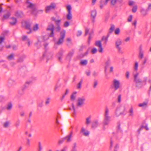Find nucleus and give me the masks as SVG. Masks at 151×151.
<instances>
[{
  "instance_id": "f257e3e1",
  "label": "nucleus",
  "mask_w": 151,
  "mask_h": 151,
  "mask_svg": "<svg viewBox=\"0 0 151 151\" xmlns=\"http://www.w3.org/2000/svg\"><path fill=\"white\" fill-rule=\"evenodd\" d=\"M111 117L109 115V110L107 107L105 108L102 122L103 128L105 129V126L108 125L111 121Z\"/></svg>"
},
{
  "instance_id": "f03ea898",
  "label": "nucleus",
  "mask_w": 151,
  "mask_h": 151,
  "mask_svg": "<svg viewBox=\"0 0 151 151\" xmlns=\"http://www.w3.org/2000/svg\"><path fill=\"white\" fill-rule=\"evenodd\" d=\"M65 35V31L63 30L60 33V36L58 41L55 42V44L60 45L63 44Z\"/></svg>"
},
{
  "instance_id": "7ed1b4c3",
  "label": "nucleus",
  "mask_w": 151,
  "mask_h": 151,
  "mask_svg": "<svg viewBox=\"0 0 151 151\" xmlns=\"http://www.w3.org/2000/svg\"><path fill=\"white\" fill-rule=\"evenodd\" d=\"M139 75L138 73H137L136 74H134V81L135 82L136 87H141L142 86V81L139 78H138Z\"/></svg>"
},
{
  "instance_id": "20e7f679",
  "label": "nucleus",
  "mask_w": 151,
  "mask_h": 151,
  "mask_svg": "<svg viewBox=\"0 0 151 151\" xmlns=\"http://www.w3.org/2000/svg\"><path fill=\"white\" fill-rule=\"evenodd\" d=\"M54 26L52 24L48 25L47 28V30L49 35V37H53L54 36Z\"/></svg>"
},
{
  "instance_id": "39448f33",
  "label": "nucleus",
  "mask_w": 151,
  "mask_h": 151,
  "mask_svg": "<svg viewBox=\"0 0 151 151\" xmlns=\"http://www.w3.org/2000/svg\"><path fill=\"white\" fill-rule=\"evenodd\" d=\"M127 113V111L124 107H121L120 108H117L116 111V115L117 116L120 114L124 115Z\"/></svg>"
},
{
  "instance_id": "423d86ee",
  "label": "nucleus",
  "mask_w": 151,
  "mask_h": 151,
  "mask_svg": "<svg viewBox=\"0 0 151 151\" xmlns=\"http://www.w3.org/2000/svg\"><path fill=\"white\" fill-rule=\"evenodd\" d=\"M26 4L27 7L31 10V13L34 14L36 9L35 5L30 2L29 0H27V1Z\"/></svg>"
},
{
  "instance_id": "0eeeda50",
  "label": "nucleus",
  "mask_w": 151,
  "mask_h": 151,
  "mask_svg": "<svg viewBox=\"0 0 151 151\" xmlns=\"http://www.w3.org/2000/svg\"><path fill=\"white\" fill-rule=\"evenodd\" d=\"M122 44V41L120 39L118 38L115 41V47L117 49L118 52L120 53H123L122 51L121 50V47L120 46Z\"/></svg>"
},
{
  "instance_id": "6e6552de",
  "label": "nucleus",
  "mask_w": 151,
  "mask_h": 151,
  "mask_svg": "<svg viewBox=\"0 0 151 151\" xmlns=\"http://www.w3.org/2000/svg\"><path fill=\"white\" fill-rule=\"evenodd\" d=\"M24 26L25 29L27 30V34H29L32 32V29L31 26L32 23L29 21H26L24 22Z\"/></svg>"
},
{
  "instance_id": "1a4fd4ad",
  "label": "nucleus",
  "mask_w": 151,
  "mask_h": 151,
  "mask_svg": "<svg viewBox=\"0 0 151 151\" xmlns=\"http://www.w3.org/2000/svg\"><path fill=\"white\" fill-rule=\"evenodd\" d=\"M85 101V99L84 97L79 98L78 99V103L76 104L77 107H81L84 104Z\"/></svg>"
},
{
  "instance_id": "9d476101",
  "label": "nucleus",
  "mask_w": 151,
  "mask_h": 151,
  "mask_svg": "<svg viewBox=\"0 0 151 151\" xmlns=\"http://www.w3.org/2000/svg\"><path fill=\"white\" fill-rule=\"evenodd\" d=\"M80 133L86 137H88L90 134V132L86 129L84 127L81 128Z\"/></svg>"
},
{
  "instance_id": "9b49d317",
  "label": "nucleus",
  "mask_w": 151,
  "mask_h": 151,
  "mask_svg": "<svg viewBox=\"0 0 151 151\" xmlns=\"http://www.w3.org/2000/svg\"><path fill=\"white\" fill-rule=\"evenodd\" d=\"M119 81L116 79H114L113 81V85L115 90H116L119 87Z\"/></svg>"
},
{
  "instance_id": "f8f14e48",
  "label": "nucleus",
  "mask_w": 151,
  "mask_h": 151,
  "mask_svg": "<svg viewBox=\"0 0 151 151\" xmlns=\"http://www.w3.org/2000/svg\"><path fill=\"white\" fill-rule=\"evenodd\" d=\"M95 45L99 47L98 50L99 52L102 53L103 52V48L102 46L101 41H96L95 42Z\"/></svg>"
},
{
  "instance_id": "ddd939ff",
  "label": "nucleus",
  "mask_w": 151,
  "mask_h": 151,
  "mask_svg": "<svg viewBox=\"0 0 151 151\" xmlns=\"http://www.w3.org/2000/svg\"><path fill=\"white\" fill-rule=\"evenodd\" d=\"M56 6V4L54 3H52L50 6H47L45 8L46 13L48 12L50 10L54 9Z\"/></svg>"
},
{
  "instance_id": "4468645a",
  "label": "nucleus",
  "mask_w": 151,
  "mask_h": 151,
  "mask_svg": "<svg viewBox=\"0 0 151 151\" xmlns=\"http://www.w3.org/2000/svg\"><path fill=\"white\" fill-rule=\"evenodd\" d=\"M64 52V51L63 50L61 49L56 55V56L58 58V60L60 62L62 61V58Z\"/></svg>"
},
{
  "instance_id": "2eb2a0df",
  "label": "nucleus",
  "mask_w": 151,
  "mask_h": 151,
  "mask_svg": "<svg viewBox=\"0 0 151 151\" xmlns=\"http://www.w3.org/2000/svg\"><path fill=\"white\" fill-rule=\"evenodd\" d=\"M73 134V132L72 131H71L69 134L67 135L65 137L63 138L64 140L66 139V142H69L71 141V138L72 137V135Z\"/></svg>"
},
{
  "instance_id": "dca6fc26",
  "label": "nucleus",
  "mask_w": 151,
  "mask_h": 151,
  "mask_svg": "<svg viewBox=\"0 0 151 151\" xmlns=\"http://www.w3.org/2000/svg\"><path fill=\"white\" fill-rule=\"evenodd\" d=\"M45 40L44 37H41L38 40L37 43L35 44L36 46L38 48H39L41 46V44L42 42L44 41Z\"/></svg>"
},
{
  "instance_id": "f3484780",
  "label": "nucleus",
  "mask_w": 151,
  "mask_h": 151,
  "mask_svg": "<svg viewBox=\"0 0 151 151\" xmlns=\"http://www.w3.org/2000/svg\"><path fill=\"white\" fill-rule=\"evenodd\" d=\"M13 107V104L11 102H9L7 103L5 106L6 109L8 111H10Z\"/></svg>"
},
{
  "instance_id": "a211bd4d",
  "label": "nucleus",
  "mask_w": 151,
  "mask_h": 151,
  "mask_svg": "<svg viewBox=\"0 0 151 151\" xmlns=\"http://www.w3.org/2000/svg\"><path fill=\"white\" fill-rule=\"evenodd\" d=\"M96 11L95 10H93L91 11V17L93 18L92 22H95V19L96 15Z\"/></svg>"
},
{
  "instance_id": "6ab92c4d",
  "label": "nucleus",
  "mask_w": 151,
  "mask_h": 151,
  "mask_svg": "<svg viewBox=\"0 0 151 151\" xmlns=\"http://www.w3.org/2000/svg\"><path fill=\"white\" fill-rule=\"evenodd\" d=\"M74 52V51L73 50H72L70 51L68 53L67 56V59L70 60H71V57L73 55Z\"/></svg>"
},
{
  "instance_id": "aec40b11",
  "label": "nucleus",
  "mask_w": 151,
  "mask_h": 151,
  "mask_svg": "<svg viewBox=\"0 0 151 151\" xmlns=\"http://www.w3.org/2000/svg\"><path fill=\"white\" fill-rule=\"evenodd\" d=\"M109 35H108L107 36H104L101 38V41L103 42V45H106L107 42L108 40V38Z\"/></svg>"
},
{
  "instance_id": "412c9836",
  "label": "nucleus",
  "mask_w": 151,
  "mask_h": 151,
  "mask_svg": "<svg viewBox=\"0 0 151 151\" xmlns=\"http://www.w3.org/2000/svg\"><path fill=\"white\" fill-rule=\"evenodd\" d=\"M99 124V123L98 120H94L92 124V128L93 129H95L98 126Z\"/></svg>"
},
{
  "instance_id": "4be33fe9",
  "label": "nucleus",
  "mask_w": 151,
  "mask_h": 151,
  "mask_svg": "<svg viewBox=\"0 0 151 151\" xmlns=\"http://www.w3.org/2000/svg\"><path fill=\"white\" fill-rule=\"evenodd\" d=\"M144 51L142 50V47H140L139 51V58L142 59L144 57Z\"/></svg>"
},
{
  "instance_id": "5701e85b",
  "label": "nucleus",
  "mask_w": 151,
  "mask_h": 151,
  "mask_svg": "<svg viewBox=\"0 0 151 151\" xmlns=\"http://www.w3.org/2000/svg\"><path fill=\"white\" fill-rule=\"evenodd\" d=\"M22 40H23L26 42L28 44V45L29 46L30 45V41L29 39L27 38L26 35H23L22 37Z\"/></svg>"
},
{
  "instance_id": "b1692460",
  "label": "nucleus",
  "mask_w": 151,
  "mask_h": 151,
  "mask_svg": "<svg viewBox=\"0 0 151 151\" xmlns=\"http://www.w3.org/2000/svg\"><path fill=\"white\" fill-rule=\"evenodd\" d=\"M32 83V82L30 81H27L25 84L24 87L22 88V90H24L26 88L28 87Z\"/></svg>"
},
{
  "instance_id": "393cba45",
  "label": "nucleus",
  "mask_w": 151,
  "mask_h": 151,
  "mask_svg": "<svg viewBox=\"0 0 151 151\" xmlns=\"http://www.w3.org/2000/svg\"><path fill=\"white\" fill-rule=\"evenodd\" d=\"M10 16V13L9 12H7L6 14L3 16L2 19V20L4 21L5 20L7 19Z\"/></svg>"
},
{
  "instance_id": "a878e982",
  "label": "nucleus",
  "mask_w": 151,
  "mask_h": 151,
  "mask_svg": "<svg viewBox=\"0 0 151 151\" xmlns=\"http://www.w3.org/2000/svg\"><path fill=\"white\" fill-rule=\"evenodd\" d=\"M147 103L146 102H144L142 103H141L139 105V106L140 107H142L143 108H145L147 107Z\"/></svg>"
},
{
  "instance_id": "bb28decb",
  "label": "nucleus",
  "mask_w": 151,
  "mask_h": 151,
  "mask_svg": "<svg viewBox=\"0 0 151 151\" xmlns=\"http://www.w3.org/2000/svg\"><path fill=\"white\" fill-rule=\"evenodd\" d=\"M15 15L18 17H21L23 16V14L21 11H17L16 12Z\"/></svg>"
},
{
  "instance_id": "cd10ccee",
  "label": "nucleus",
  "mask_w": 151,
  "mask_h": 151,
  "mask_svg": "<svg viewBox=\"0 0 151 151\" xmlns=\"http://www.w3.org/2000/svg\"><path fill=\"white\" fill-rule=\"evenodd\" d=\"M87 63L88 61L87 60H83L80 61V65L81 66H86L87 65Z\"/></svg>"
},
{
  "instance_id": "c85d7f7f",
  "label": "nucleus",
  "mask_w": 151,
  "mask_h": 151,
  "mask_svg": "<svg viewBox=\"0 0 151 151\" xmlns=\"http://www.w3.org/2000/svg\"><path fill=\"white\" fill-rule=\"evenodd\" d=\"M91 116H90L86 118V124L87 125H89L91 123Z\"/></svg>"
},
{
  "instance_id": "c756f323",
  "label": "nucleus",
  "mask_w": 151,
  "mask_h": 151,
  "mask_svg": "<svg viewBox=\"0 0 151 151\" xmlns=\"http://www.w3.org/2000/svg\"><path fill=\"white\" fill-rule=\"evenodd\" d=\"M10 124V122L6 121L4 123L3 126L5 128H8L9 127Z\"/></svg>"
},
{
  "instance_id": "7c9ffc66",
  "label": "nucleus",
  "mask_w": 151,
  "mask_h": 151,
  "mask_svg": "<svg viewBox=\"0 0 151 151\" xmlns=\"http://www.w3.org/2000/svg\"><path fill=\"white\" fill-rule=\"evenodd\" d=\"M12 21L10 22V24L12 25H14L17 23V21L16 18L13 17L12 18Z\"/></svg>"
},
{
  "instance_id": "2f4dec72",
  "label": "nucleus",
  "mask_w": 151,
  "mask_h": 151,
  "mask_svg": "<svg viewBox=\"0 0 151 151\" xmlns=\"http://www.w3.org/2000/svg\"><path fill=\"white\" fill-rule=\"evenodd\" d=\"M129 116H132L134 115L133 109L131 107L129 111Z\"/></svg>"
},
{
  "instance_id": "473e14b6",
  "label": "nucleus",
  "mask_w": 151,
  "mask_h": 151,
  "mask_svg": "<svg viewBox=\"0 0 151 151\" xmlns=\"http://www.w3.org/2000/svg\"><path fill=\"white\" fill-rule=\"evenodd\" d=\"M76 93V92H74L71 95L70 97V99L71 101H73L75 99Z\"/></svg>"
},
{
  "instance_id": "72a5a7b5",
  "label": "nucleus",
  "mask_w": 151,
  "mask_h": 151,
  "mask_svg": "<svg viewBox=\"0 0 151 151\" xmlns=\"http://www.w3.org/2000/svg\"><path fill=\"white\" fill-rule=\"evenodd\" d=\"M115 28V27L114 25H111V27L109 29V34H111L112 33L114 30Z\"/></svg>"
},
{
  "instance_id": "f704fd0d",
  "label": "nucleus",
  "mask_w": 151,
  "mask_h": 151,
  "mask_svg": "<svg viewBox=\"0 0 151 151\" xmlns=\"http://www.w3.org/2000/svg\"><path fill=\"white\" fill-rule=\"evenodd\" d=\"M143 128H145L147 130H149V128L147 127V125H146L144 127V126H142L138 130V134H139L140 132V131Z\"/></svg>"
},
{
  "instance_id": "c9c22d12",
  "label": "nucleus",
  "mask_w": 151,
  "mask_h": 151,
  "mask_svg": "<svg viewBox=\"0 0 151 151\" xmlns=\"http://www.w3.org/2000/svg\"><path fill=\"white\" fill-rule=\"evenodd\" d=\"M42 144L40 142H38L37 150H42Z\"/></svg>"
},
{
  "instance_id": "e433bc0d",
  "label": "nucleus",
  "mask_w": 151,
  "mask_h": 151,
  "mask_svg": "<svg viewBox=\"0 0 151 151\" xmlns=\"http://www.w3.org/2000/svg\"><path fill=\"white\" fill-rule=\"evenodd\" d=\"M72 18L71 12H68L67 15V18L68 20H70Z\"/></svg>"
},
{
  "instance_id": "4c0bfd02",
  "label": "nucleus",
  "mask_w": 151,
  "mask_h": 151,
  "mask_svg": "<svg viewBox=\"0 0 151 151\" xmlns=\"http://www.w3.org/2000/svg\"><path fill=\"white\" fill-rule=\"evenodd\" d=\"M138 66V63L137 61H136L135 63V65L134 67V70L136 72H137V70Z\"/></svg>"
},
{
  "instance_id": "58836bf2",
  "label": "nucleus",
  "mask_w": 151,
  "mask_h": 151,
  "mask_svg": "<svg viewBox=\"0 0 151 151\" xmlns=\"http://www.w3.org/2000/svg\"><path fill=\"white\" fill-rule=\"evenodd\" d=\"M83 82V79H81V81L79 82L78 84L77 85V89H80L81 87V85L82 83Z\"/></svg>"
},
{
  "instance_id": "ea45409f",
  "label": "nucleus",
  "mask_w": 151,
  "mask_h": 151,
  "mask_svg": "<svg viewBox=\"0 0 151 151\" xmlns=\"http://www.w3.org/2000/svg\"><path fill=\"white\" fill-rule=\"evenodd\" d=\"M46 52H45L43 54L42 56L41 57H40V60L41 61H42V60H44V59L46 55Z\"/></svg>"
},
{
  "instance_id": "a19ab883",
  "label": "nucleus",
  "mask_w": 151,
  "mask_h": 151,
  "mask_svg": "<svg viewBox=\"0 0 151 151\" xmlns=\"http://www.w3.org/2000/svg\"><path fill=\"white\" fill-rule=\"evenodd\" d=\"M14 55L13 54H11L7 57V59L9 60H13L14 59Z\"/></svg>"
},
{
  "instance_id": "79ce46f5",
  "label": "nucleus",
  "mask_w": 151,
  "mask_h": 151,
  "mask_svg": "<svg viewBox=\"0 0 151 151\" xmlns=\"http://www.w3.org/2000/svg\"><path fill=\"white\" fill-rule=\"evenodd\" d=\"M51 99L49 97L47 98L46 99L45 102V104L46 105L48 104L50 101Z\"/></svg>"
},
{
  "instance_id": "37998d69",
  "label": "nucleus",
  "mask_w": 151,
  "mask_h": 151,
  "mask_svg": "<svg viewBox=\"0 0 151 151\" xmlns=\"http://www.w3.org/2000/svg\"><path fill=\"white\" fill-rule=\"evenodd\" d=\"M38 28V25L37 24H36L33 27V30L35 31L37 30Z\"/></svg>"
},
{
  "instance_id": "c03bdc74",
  "label": "nucleus",
  "mask_w": 151,
  "mask_h": 151,
  "mask_svg": "<svg viewBox=\"0 0 151 151\" xmlns=\"http://www.w3.org/2000/svg\"><path fill=\"white\" fill-rule=\"evenodd\" d=\"M98 83V81L97 80H95L94 81L93 83V87L95 88L96 87Z\"/></svg>"
},
{
  "instance_id": "a18cd8bd",
  "label": "nucleus",
  "mask_w": 151,
  "mask_h": 151,
  "mask_svg": "<svg viewBox=\"0 0 151 151\" xmlns=\"http://www.w3.org/2000/svg\"><path fill=\"white\" fill-rule=\"evenodd\" d=\"M4 40V37H0V46H1V43ZM2 47L0 48V50H1Z\"/></svg>"
},
{
  "instance_id": "49530a36",
  "label": "nucleus",
  "mask_w": 151,
  "mask_h": 151,
  "mask_svg": "<svg viewBox=\"0 0 151 151\" xmlns=\"http://www.w3.org/2000/svg\"><path fill=\"white\" fill-rule=\"evenodd\" d=\"M27 142L26 143V145L28 147H29L30 146V140L29 139H27Z\"/></svg>"
},
{
  "instance_id": "de8ad7c7",
  "label": "nucleus",
  "mask_w": 151,
  "mask_h": 151,
  "mask_svg": "<svg viewBox=\"0 0 151 151\" xmlns=\"http://www.w3.org/2000/svg\"><path fill=\"white\" fill-rule=\"evenodd\" d=\"M120 32V30L119 28H117L115 31V33L116 35L119 34Z\"/></svg>"
},
{
  "instance_id": "09e8293b",
  "label": "nucleus",
  "mask_w": 151,
  "mask_h": 151,
  "mask_svg": "<svg viewBox=\"0 0 151 151\" xmlns=\"http://www.w3.org/2000/svg\"><path fill=\"white\" fill-rule=\"evenodd\" d=\"M20 120H17L15 124V126L16 127H19V124H20Z\"/></svg>"
},
{
  "instance_id": "8fccbe9b",
  "label": "nucleus",
  "mask_w": 151,
  "mask_h": 151,
  "mask_svg": "<svg viewBox=\"0 0 151 151\" xmlns=\"http://www.w3.org/2000/svg\"><path fill=\"white\" fill-rule=\"evenodd\" d=\"M56 31L57 32H59L61 29V27L60 26V25H56Z\"/></svg>"
},
{
  "instance_id": "3c124183",
  "label": "nucleus",
  "mask_w": 151,
  "mask_h": 151,
  "mask_svg": "<svg viewBox=\"0 0 151 151\" xmlns=\"http://www.w3.org/2000/svg\"><path fill=\"white\" fill-rule=\"evenodd\" d=\"M68 12H71V6L70 5H68L67 7Z\"/></svg>"
},
{
  "instance_id": "603ef678",
  "label": "nucleus",
  "mask_w": 151,
  "mask_h": 151,
  "mask_svg": "<svg viewBox=\"0 0 151 151\" xmlns=\"http://www.w3.org/2000/svg\"><path fill=\"white\" fill-rule=\"evenodd\" d=\"M69 25V23L68 21H66L65 22L64 26V27H68Z\"/></svg>"
},
{
  "instance_id": "864d4df0",
  "label": "nucleus",
  "mask_w": 151,
  "mask_h": 151,
  "mask_svg": "<svg viewBox=\"0 0 151 151\" xmlns=\"http://www.w3.org/2000/svg\"><path fill=\"white\" fill-rule=\"evenodd\" d=\"M137 10V6H134L132 9V12L135 13L136 12Z\"/></svg>"
},
{
  "instance_id": "5fc2aeb1",
  "label": "nucleus",
  "mask_w": 151,
  "mask_h": 151,
  "mask_svg": "<svg viewBox=\"0 0 151 151\" xmlns=\"http://www.w3.org/2000/svg\"><path fill=\"white\" fill-rule=\"evenodd\" d=\"M97 52V50L96 48H94L92 49L91 50V52L92 54H94L96 53Z\"/></svg>"
},
{
  "instance_id": "6e6d98bb",
  "label": "nucleus",
  "mask_w": 151,
  "mask_h": 151,
  "mask_svg": "<svg viewBox=\"0 0 151 151\" xmlns=\"http://www.w3.org/2000/svg\"><path fill=\"white\" fill-rule=\"evenodd\" d=\"M86 50V46H82L81 47L80 49V51H83Z\"/></svg>"
},
{
  "instance_id": "4d7b16f0",
  "label": "nucleus",
  "mask_w": 151,
  "mask_h": 151,
  "mask_svg": "<svg viewBox=\"0 0 151 151\" xmlns=\"http://www.w3.org/2000/svg\"><path fill=\"white\" fill-rule=\"evenodd\" d=\"M114 142L111 139L110 140V149H111L112 147Z\"/></svg>"
},
{
  "instance_id": "13d9d810",
  "label": "nucleus",
  "mask_w": 151,
  "mask_h": 151,
  "mask_svg": "<svg viewBox=\"0 0 151 151\" xmlns=\"http://www.w3.org/2000/svg\"><path fill=\"white\" fill-rule=\"evenodd\" d=\"M92 33H90L89 34V37H88V44H89L90 42V40L91 38V36L92 34Z\"/></svg>"
},
{
  "instance_id": "bf43d9fd",
  "label": "nucleus",
  "mask_w": 151,
  "mask_h": 151,
  "mask_svg": "<svg viewBox=\"0 0 151 151\" xmlns=\"http://www.w3.org/2000/svg\"><path fill=\"white\" fill-rule=\"evenodd\" d=\"M56 25H60V20H56L55 21Z\"/></svg>"
},
{
  "instance_id": "052dcab7",
  "label": "nucleus",
  "mask_w": 151,
  "mask_h": 151,
  "mask_svg": "<svg viewBox=\"0 0 151 151\" xmlns=\"http://www.w3.org/2000/svg\"><path fill=\"white\" fill-rule=\"evenodd\" d=\"M116 0H111V4L112 5H114L116 3Z\"/></svg>"
},
{
  "instance_id": "680f3d73",
  "label": "nucleus",
  "mask_w": 151,
  "mask_h": 151,
  "mask_svg": "<svg viewBox=\"0 0 151 151\" xmlns=\"http://www.w3.org/2000/svg\"><path fill=\"white\" fill-rule=\"evenodd\" d=\"M132 16L130 15L128 19V22H131L132 20Z\"/></svg>"
},
{
  "instance_id": "e2e57ef3",
  "label": "nucleus",
  "mask_w": 151,
  "mask_h": 151,
  "mask_svg": "<svg viewBox=\"0 0 151 151\" xmlns=\"http://www.w3.org/2000/svg\"><path fill=\"white\" fill-rule=\"evenodd\" d=\"M89 31V29L88 28H86L85 29V36H86L88 33V32Z\"/></svg>"
},
{
  "instance_id": "0e129e2a",
  "label": "nucleus",
  "mask_w": 151,
  "mask_h": 151,
  "mask_svg": "<svg viewBox=\"0 0 151 151\" xmlns=\"http://www.w3.org/2000/svg\"><path fill=\"white\" fill-rule=\"evenodd\" d=\"M77 147V143L75 142L73 144L72 148H73L76 149V148Z\"/></svg>"
},
{
  "instance_id": "69168bd1",
  "label": "nucleus",
  "mask_w": 151,
  "mask_h": 151,
  "mask_svg": "<svg viewBox=\"0 0 151 151\" xmlns=\"http://www.w3.org/2000/svg\"><path fill=\"white\" fill-rule=\"evenodd\" d=\"M82 34V32L81 31H78L77 34V36L78 37L80 36L81 34Z\"/></svg>"
},
{
  "instance_id": "338daca9",
  "label": "nucleus",
  "mask_w": 151,
  "mask_h": 151,
  "mask_svg": "<svg viewBox=\"0 0 151 151\" xmlns=\"http://www.w3.org/2000/svg\"><path fill=\"white\" fill-rule=\"evenodd\" d=\"M68 149V147L66 146H64L62 149L61 151H66Z\"/></svg>"
},
{
  "instance_id": "774afa93",
  "label": "nucleus",
  "mask_w": 151,
  "mask_h": 151,
  "mask_svg": "<svg viewBox=\"0 0 151 151\" xmlns=\"http://www.w3.org/2000/svg\"><path fill=\"white\" fill-rule=\"evenodd\" d=\"M111 63V61L109 60H108L106 62V66H108Z\"/></svg>"
}]
</instances>
